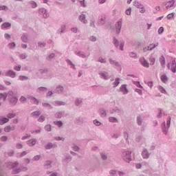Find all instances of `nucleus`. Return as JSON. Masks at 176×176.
<instances>
[{
  "label": "nucleus",
  "instance_id": "nucleus-1",
  "mask_svg": "<svg viewBox=\"0 0 176 176\" xmlns=\"http://www.w3.org/2000/svg\"><path fill=\"white\" fill-rule=\"evenodd\" d=\"M123 159L127 163H130V162L131 160V152L126 151V152L123 153Z\"/></svg>",
  "mask_w": 176,
  "mask_h": 176
},
{
  "label": "nucleus",
  "instance_id": "nucleus-2",
  "mask_svg": "<svg viewBox=\"0 0 176 176\" xmlns=\"http://www.w3.org/2000/svg\"><path fill=\"white\" fill-rule=\"evenodd\" d=\"M140 61L142 65H143V67H146V68L149 67V63H148L146 60H145L144 58H141L140 59Z\"/></svg>",
  "mask_w": 176,
  "mask_h": 176
},
{
  "label": "nucleus",
  "instance_id": "nucleus-3",
  "mask_svg": "<svg viewBox=\"0 0 176 176\" xmlns=\"http://www.w3.org/2000/svg\"><path fill=\"white\" fill-rule=\"evenodd\" d=\"M175 68H176L175 59L172 58V64H171V67H170L172 72H173V73L176 72Z\"/></svg>",
  "mask_w": 176,
  "mask_h": 176
},
{
  "label": "nucleus",
  "instance_id": "nucleus-4",
  "mask_svg": "<svg viewBox=\"0 0 176 176\" xmlns=\"http://www.w3.org/2000/svg\"><path fill=\"white\" fill-rule=\"evenodd\" d=\"M116 32L117 34H119V32H120V29L122 28V22L121 21L117 22V23L116 24Z\"/></svg>",
  "mask_w": 176,
  "mask_h": 176
},
{
  "label": "nucleus",
  "instance_id": "nucleus-5",
  "mask_svg": "<svg viewBox=\"0 0 176 176\" xmlns=\"http://www.w3.org/2000/svg\"><path fill=\"white\" fill-rule=\"evenodd\" d=\"M174 3H175V1L174 0L168 1L166 3V9H168V8H173V6H174Z\"/></svg>",
  "mask_w": 176,
  "mask_h": 176
},
{
  "label": "nucleus",
  "instance_id": "nucleus-6",
  "mask_svg": "<svg viewBox=\"0 0 176 176\" xmlns=\"http://www.w3.org/2000/svg\"><path fill=\"white\" fill-rule=\"evenodd\" d=\"M155 46H157V44H151L147 48L144 49V52H146L147 50H152V49H155Z\"/></svg>",
  "mask_w": 176,
  "mask_h": 176
},
{
  "label": "nucleus",
  "instance_id": "nucleus-7",
  "mask_svg": "<svg viewBox=\"0 0 176 176\" xmlns=\"http://www.w3.org/2000/svg\"><path fill=\"white\" fill-rule=\"evenodd\" d=\"M120 91H122V93H123V94H127V93L129 92V91H127V87H126V85L121 86Z\"/></svg>",
  "mask_w": 176,
  "mask_h": 176
},
{
  "label": "nucleus",
  "instance_id": "nucleus-8",
  "mask_svg": "<svg viewBox=\"0 0 176 176\" xmlns=\"http://www.w3.org/2000/svg\"><path fill=\"white\" fill-rule=\"evenodd\" d=\"M6 76H10L11 78H14V76H16V73H14V72L12 71V70H9L7 73H6Z\"/></svg>",
  "mask_w": 176,
  "mask_h": 176
},
{
  "label": "nucleus",
  "instance_id": "nucleus-9",
  "mask_svg": "<svg viewBox=\"0 0 176 176\" xmlns=\"http://www.w3.org/2000/svg\"><path fill=\"white\" fill-rule=\"evenodd\" d=\"M142 156L143 157L144 159H148L149 157V154L148 153V151L144 150Z\"/></svg>",
  "mask_w": 176,
  "mask_h": 176
},
{
  "label": "nucleus",
  "instance_id": "nucleus-10",
  "mask_svg": "<svg viewBox=\"0 0 176 176\" xmlns=\"http://www.w3.org/2000/svg\"><path fill=\"white\" fill-rule=\"evenodd\" d=\"M35 144H36V141L35 140H30L28 141V145H29V146H33Z\"/></svg>",
  "mask_w": 176,
  "mask_h": 176
},
{
  "label": "nucleus",
  "instance_id": "nucleus-11",
  "mask_svg": "<svg viewBox=\"0 0 176 176\" xmlns=\"http://www.w3.org/2000/svg\"><path fill=\"white\" fill-rule=\"evenodd\" d=\"M9 122V119L7 118H1L0 120V124H5V123H8Z\"/></svg>",
  "mask_w": 176,
  "mask_h": 176
},
{
  "label": "nucleus",
  "instance_id": "nucleus-12",
  "mask_svg": "<svg viewBox=\"0 0 176 176\" xmlns=\"http://www.w3.org/2000/svg\"><path fill=\"white\" fill-rule=\"evenodd\" d=\"M17 101H18L17 98L13 97L10 99V102H11V104H12V105H14V104L17 103Z\"/></svg>",
  "mask_w": 176,
  "mask_h": 176
},
{
  "label": "nucleus",
  "instance_id": "nucleus-13",
  "mask_svg": "<svg viewBox=\"0 0 176 176\" xmlns=\"http://www.w3.org/2000/svg\"><path fill=\"white\" fill-rule=\"evenodd\" d=\"M168 80V79L167 78V76H166V75H162V76H161V80H162V82H163L164 83H166V82H167Z\"/></svg>",
  "mask_w": 176,
  "mask_h": 176
},
{
  "label": "nucleus",
  "instance_id": "nucleus-14",
  "mask_svg": "<svg viewBox=\"0 0 176 176\" xmlns=\"http://www.w3.org/2000/svg\"><path fill=\"white\" fill-rule=\"evenodd\" d=\"M86 16H85V14H81L79 16V20H80V21H83V23H86Z\"/></svg>",
  "mask_w": 176,
  "mask_h": 176
},
{
  "label": "nucleus",
  "instance_id": "nucleus-15",
  "mask_svg": "<svg viewBox=\"0 0 176 176\" xmlns=\"http://www.w3.org/2000/svg\"><path fill=\"white\" fill-rule=\"evenodd\" d=\"M12 130H14V128H11L10 126H6V128H4V131L6 133H9V131H12Z\"/></svg>",
  "mask_w": 176,
  "mask_h": 176
},
{
  "label": "nucleus",
  "instance_id": "nucleus-16",
  "mask_svg": "<svg viewBox=\"0 0 176 176\" xmlns=\"http://www.w3.org/2000/svg\"><path fill=\"white\" fill-rule=\"evenodd\" d=\"M6 97H8V95H6V94H0V100H3V101H5V100H6Z\"/></svg>",
  "mask_w": 176,
  "mask_h": 176
},
{
  "label": "nucleus",
  "instance_id": "nucleus-17",
  "mask_svg": "<svg viewBox=\"0 0 176 176\" xmlns=\"http://www.w3.org/2000/svg\"><path fill=\"white\" fill-rule=\"evenodd\" d=\"M9 27H10V23H4L3 25H1L2 30H3V28H8Z\"/></svg>",
  "mask_w": 176,
  "mask_h": 176
},
{
  "label": "nucleus",
  "instance_id": "nucleus-18",
  "mask_svg": "<svg viewBox=\"0 0 176 176\" xmlns=\"http://www.w3.org/2000/svg\"><path fill=\"white\" fill-rule=\"evenodd\" d=\"M100 116H102V118L105 117L107 115V113L105 112V111H104V109H100Z\"/></svg>",
  "mask_w": 176,
  "mask_h": 176
},
{
  "label": "nucleus",
  "instance_id": "nucleus-19",
  "mask_svg": "<svg viewBox=\"0 0 176 176\" xmlns=\"http://www.w3.org/2000/svg\"><path fill=\"white\" fill-rule=\"evenodd\" d=\"M160 64L161 65H164L166 64V60L164 59V56L160 58Z\"/></svg>",
  "mask_w": 176,
  "mask_h": 176
},
{
  "label": "nucleus",
  "instance_id": "nucleus-20",
  "mask_svg": "<svg viewBox=\"0 0 176 176\" xmlns=\"http://www.w3.org/2000/svg\"><path fill=\"white\" fill-rule=\"evenodd\" d=\"M109 122H111V123H115V122H118V120L113 117H110Z\"/></svg>",
  "mask_w": 176,
  "mask_h": 176
},
{
  "label": "nucleus",
  "instance_id": "nucleus-21",
  "mask_svg": "<svg viewBox=\"0 0 176 176\" xmlns=\"http://www.w3.org/2000/svg\"><path fill=\"white\" fill-rule=\"evenodd\" d=\"M31 101L32 102H33V104H38L39 102L38 100L35 99V98H31Z\"/></svg>",
  "mask_w": 176,
  "mask_h": 176
},
{
  "label": "nucleus",
  "instance_id": "nucleus-22",
  "mask_svg": "<svg viewBox=\"0 0 176 176\" xmlns=\"http://www.w3.org/2000/svg\"><path fill=\"white\" fill-rule=\"evenodd\" d=\"M119 85V78H116L115 82H113V86L114 87H116Z\"/></svg>",
  "mask_w": 176,
  "mask_h": 176
},
{
  "label": "nucleus",
  "instance_id": "nucleus-23",
  "mask_svg": "<svg viewBox=\"0 0 176 176\" xmlns=\"http://www.w3.org/2000/svg\"><path fill=\"white\" fill-rule=\"evenodd\" d=\"M173 17H174V14H173V13L168 14L167 15V19L168 20H171V19H173Z\"/></svg>",
  "mask_w": 176,
  "mask_h": 176
},
{
  "label": "nucleus",
  "instance_id": "nucleus-24",
  "mask_svg": "<svg viewBox=\"0 0 176 176\" xmlns=\"http://www.w3.org/2000/svg\"><path fill=\"white\" fill-rule=\"evenodd\" d=\"M55 124H56V126H58V127H61L63 126V122H61L60 121H56L55 122Z\"/></svg>",
  "mask_w": 176,
  "mask_h": 176
},
{
  "label": "nucleus",
  "instance_id": "nucleus-25",
  "mask_svg": "<svg viewBox=\"0 0 176 176\" xmlns=\"http://www.w3.org/2000/svg\"><path fill=\"white\" fill-rule=\"evenodd\" d=\"M45 130L47 131H50V130H52V126L50 124L46 125L45 126Z\"/></svg>",
  "mask_w": 176,
  "mask_h": 176
},
{
  "label": "nucleus",
  "instance_id": "nucleus-26",
  "mask_svg": "<svg viewBox=\"0 0 176 176\" xmlns=\"http://www.w3.org/2000/svg\"><path fill=\"white\" fill-rule=\"evenodd\" d=\"M170 123H171V117H169L166 121V125L168 126V127H170Z\"/></svg>",
  "mask_w": 176,
  "mask_h": 176
},
{
  "label": "nucleus",
  "instance_id": "nucleus-27",
  "mask_svg": "<svg viewBox=\"0 0 176 176\" xmlns=\"http://www.w3.org/2000/svg\"><path fill=\"white\" fill-rule=\"evenodd\" d=\"M159 90L161 93H166V89H164V88H163V87H159Z\"/></svg>",
  "mask_w": 176,
  "mask_h": 176
},
{
  "label": "nucleus",
  "instance_id": "nucleus-28",
  "mask_svg": "<svg viewBox=\"0 0 176 176\" xmlns=\"http://www.w3.org/2000/svg\"><path fill=\"white\" fill-rule=\"evenodd\" d=\"M14 116H16V114H14V113H9L8 115V118H9V119H12V118H14Z\"/></svg>",
  "mask_w": 176,
  "mask_h": 176
},
{
  "label": "nucleus",
  "instance_id": "nucleus-29",
  "mask_svg": "<svg viewBox=\"0 0 176 176\" xmlns=\"http://www.w3.org/2000/svg\"><path fill=\"white\" fill-rule=\"evenodd\" d=\"M40 12H44V14L43 15V17H45V18L47 17V13H46V10H44V9L40 10Z\"/></svg>",
  "mask_w": 176,
  "mask_h": 176
},
{
  "label": "nucleus",
  "instance_id": "nucleus-30",
  "mask_svg": "<svg viewBox=\"0 0 176 176\" xmlns=\"http://www.w3.org/2000/svg\"><path fill=\"white\" fill-rule=\"evenodd\" d=\"M164 31V28L163 27H160L158 30L159 34H163V32Z\"/></svg>",
  "mask_w": 176,
  "mask_h": 176
},
{
  "label": "nucleus",
  "instance_id": "nucleus-31",
  "mask_svg": "<svg viewBox=\"0 0 176 176\" xmlns=\"http://www.w3.org/2000/svg\"><path fill=\"white\" fill-rule=\"evenodd\" d=\"M94 124H96V126H100L101 122H100L98 120H94Z\"/></svg>",
  "mask_w": 176,
  "mask_h": 176
},
{
  "label": "nucleus",
  "instance_id": "nucleus-32",
  "mask_svg": "<svg viewBox=\"0 0 176 176\" xmlns=\"http://www.w3.org/2000/svg\"><path fill=\"white\" fill-rule=\"evenodd\" d=\"M32 115L33 116H39V115H41V113H39V111H35V112H33Z\"/></svg>",
  "mask_w": 176,
  "mask_h": 176
},
{
  "label": "nucleus",
  "instance_id": "nucleus-33",
  "mask_svg": "<svg viewBox=\"0 0 176 176\" xmlns=\"http://www.w3.org/2000/svg\"><path fill=\"white\" fill-rule=\"evenodd\" d=\"M63 90H64V88L63 87L59 86V87H57V91L58 93H60V91H63Z\"/></svg>",
  "mask_w": 176,
  "mask_h": 176
},
{
  "label": "nucleus",
  "instance_id": "nucleus-34",
  "mask_svg": "<svg viewBox=\"0 0 176 176\" xmlns=\"http://www.w3.org/2000/svg\"><path fill=\"white\" fill-rule=\"evenodd\" d=\"M45 148H46L47 149H51V148H53V144H47V146H45Z\"/></svg>",
  "mask_w": 176,
  "mask_h": 176
},
{
  "label": "nucleus",
  "instance_id": "nucleus-35",
  "mask_svg": "<svg viewBox=\"0 0 176 176\" xmlns=\"http://www.w3.org/2000/svg\"><path fill=\"white\" fill-rule=\"evenodd\" d=\"M150 61H151V63H150L151 65H153V64H155V58H151Z\"/></svg>",
  "mask_w": 176,
  "mask_h": 176
},
{
  "label": "nucleus",
  "instance_id": "nucleus-36",
  "mask_svg": "<svg viewBox=\"0 0 176 176\" xmlns=\"http://www.w3.org/2000/svg\"><path fill=\"white\" fill-rule=\"evenodd\" d=\"M21 38H22L23 42H27V36L23 35Z\"/></svg>",
  "mask_w": 176,
  "mask_h": 176
},
{
  "label": "nucleus",
  "instance_id": "nucleus-37",
  "mask_svg": "<svg viewBox=\"0 0 176 176\" xmlns=\"http://www.w3.org/2000/svg\"><path fill=\"white\" fill-rule=\"evenodd\" d=\"M100 76L102 78H103V79H108V77L104 73H100Z\"/></svg>",
  "mask_w": 176,
  "mask_h": 176
},
{
  "label": "nucleus",
  "instance_id": "nucleus-38",
  "mask_svg": "<svg viewBox=\"0 0 176 176\" xmlns=\"http://www.w3.org/2000/svg\"><path fill=\"white\" fill-rule=\"evenodd\" d=\"M126 14H127L128 16L131 14V9H127L126 10Z\"/></svg>",
  "mask_w": 176,
  "mask_h": 176
},
{
  "label": "nucleus",
  "instance_id": "nucleus-39",
  "mask_svg": "<svg viewBox=\"0 0 176 176\" xmlns=\"http://www.w3.org/2000/svg\"><path fill=\"white\" fill-rule=\"evenodd\" d=\"M134 84L135 85V86H137V87H141V88H142V87L141 85L140 84V82H134Z\"/></svg>",
  "mask_w": 176,
  "mask_h": 176
},
{
  "label": "nucleus",
  "instance_id": "nucleus-40",
  "mask_svg": "<svg viewBox=\"0 0 176 176\" xmlns=\"http://www.w3.org/2000/svg\"><path fill=\"white\" fill-rule=\"evenodd\" d=\"M16 148L17 149H21L23 148V145H21V144H17Z\"/></svg>",
  "mask_w": 176,
  "mask_h": 176
},
{
  "label": "nucleus",
  "instance_id": "nucleus-41",
  "mask_svg": "<svg viewBox=\"0 0 176 176\" xmlns=\"http://www.w3.org/2000/svg\"><path fill=\"white\" fill-rule=\"evenodd\" d=\"M44 120H45V117H43V116H41L38 118V122H43Z\"/></svg>",
  "mask_w": 176,
  "mask_h": 176
},
{
  "label": "nucleus",
  "instance_id": "nucleus-42",
  "mask_svg": "<svg viewBox=\"0 0 176 176\" xmlns=\"http://www.w3.org/2000/svg\"><path fill=\"white\" fill-rule=\"evenodd\" d=\"M130 57H136L137 56V54H135V53L134 52H131L130 54H129Z\"/></svg>",
  "mask_w": 176,
  "mask_h": 176
},
{
  "label": "nucleus",
  "instance_id": "nucleus-43",
  "mask_svg": "<svg viewBox=\"0 0 176 176\" xmlns=\"http://www.w3.org/2000/svg\"><path fill=\"white\" fill-rule=\"evenodd\" d=\"M9 47L12 48V47H14L16 46V44L14 43H10L9 44Z\"/></svg>",
  "mask_w": 176,
  "mask_h": 176
},
{
  "label": "nucleus",
  "instance_id": "nucleus-44",
  "mask_svg": "<svg viewBox=\"0 0 176 176\" xmlns=\"http://www.w3.org/2000/svg\"><path fill=\"white\" fill-rule=\"evenodd\" d=\"M26 100L27 99L25 97H23V96L20 98L21 102H24V101H26Z\"/></svg>",
  "mask_w": 176,
  "mask_h": 176
},
{
  "label": "nucleus",
  "instance_id": "nucleus-45",
  "mask_svg": "<svg viewBox=\"0 0 176 176\" xmlns=\"http://www.w3.org/2000/svg\"><path fill=\"white\" fill-rule=\"evenodd\" d=\"M80 3L81 6H83L84 8H85V6H86V5L85 4V0L80 1Z\"/></svg>",
  "mask_w": 176,
  "mask_h": 176
},
{
  "label": "nucleus",
  "instance_id": "nucleus-46",
  "mask_svg": "<svg viewBox=\"0 0 176 176\" xmlns=\"http://www.w3.org/2000/svg\"><path fill=\"white\" fill-rule=\"evenodd\" d=\"M135 92L138 93V94H142V91H141V89H135Z\"/></svg>",
  "mask_w": 176,
  "mask_h": 176
},
{
  "label": "nucleus",
  "instance_id": "nucleus-47",
  "mask_svg": "<svg viewBox=\"0 0 176 176\" xmlns=\"http://www.w3.org/2000/svg\"><path fill=\"white\" fill-rule=\"evenodd\" d=\"M1 141H6L8 140V138L6 136H3L1 138Z\"/></svg>",
  "mask_w": 176,
  "mask_h": 176
},
{
  "label": "nucleus",
  "instance_id": "nucleus-48",
  "mask_svg": "<svg viewBox=\"0 0 176 176\" xmlns=\"http://www.w3.org/2000/svg\"><path fill=\"white\" fill-rule=\"evenodd\" d=\"M15 71H20L21 69V67L20 66H16L14 67Z\"/></svg>",
  "mask_w": 176,
  "mask_h": 176
},
{
  "label": "nucleus",
  "instance_id": "nucleus-49",
  "mask_svg": "<svg viewBox=\"0 0 176 176\" xmlns=\"http://www.w3.org/2000/svg\"><path fill=\"white\" fill-rule=\"evenodd\" d=\"M31 4H32V8H36V3L32 1V2L31 3Z\"/></svg>",
  "mask_w": 176,
  "mask_h": 176
},
{
  "label": "nucleus",
  "instance_id": "nucleus-50",
  "mask_svg": "<svg viewBox=\"0 0 176 176\" xmlns=\"http://www.w3.org/2000/svg\"><path fill=\"white\" fill-rule=\"evenodd\" d=\"M19 79H20L21 80H24L27 79V77H25V76H20V77H19Z\"/></svg>",
  "mask_w": 176,
  "mask_h": 176
},
{
  "label": "nucleus",
  "instance_id": "nucleus-51",
  "mask_svg": "<svg viewBox=\"0 0 176 176\" xmlns=\"http://www.w3.org/2000/svg\"><path fill=\"white\" fill-rule=\"evenodd\" d=\"M113 43H114V45H115V46H118V40L114 39V40H113Z\"/></svg>",
  "mask_w": 176,
  "mask_h": 176
},
{
  "label": "nucleus",
  "instance_id": "nucleus-52",
  "mask_svg": "<svg viewBox=\"0 0 176 176\" xmlns=\"http://www.w3.org/2000/svg\"><path fill=\"white\" fill-rule=\"evenodd\" d=\"M80 102H82V100H77L76 101V105H79V104H80Z\"/></svg>",
  "mask_w": 176,
  "mask_h": 176
},
{
  "label": "nucleus",
  "instance_id": "nucleus-53",
  "mask_svg": "<svg viewBox=\"0 0 176 176\" xmlns=\"http://www.w3.org/2000/svg\"><path fill=\"white\" fill-rule=\"evenodd\" d=\"M43 107H48V108H50V104H49L47 103H43Z\"/></svg>",
  "mask_w": 176,
  "mask_h": 176
},
{
  "label": "nucleus",
  "instance_id": "nucleus-54",
  "mask_svg": "<svg viewBox=\"0 0 176 176\" xmlns=\"http://www.w3.org/2000/svg\"><path fill=\"white\" fill-rule=\"evenodd\" d=\"M6 9V6H5L0 7V10H5Z\"/></svg>",
  "mask_w": 176,
  "mask_h": 176
},
{
  "label": "nucleus",
  "instance_id": "nucleus-55",
  "mask_svg": "<svg viewBox=\"0 0 176 176\" xmlns=\"http://www.w3.org/2000/svg\"><path fill=\"white\" fill-rule=\"evenodd\" d=\"M123 46H124V43H121L120 45V50H123Z\"/></svg>",
  "mask_w": 176,
  "mask_h": 176
},
{
  "label": "nucleus",
  "instance_id": "nucleus-56",
  "mask_svg": "<svg viewBox=\"0 0 176 176\" xmlns=\"http://www.w3.org/2000/svg\"><path fill=\"white\" fill-rule=\"evenodd\" d=\"M5 38H6V39H9V38H10V35H9V34H5Z\"/></svg>",
  "mask_w": 176,
  "mask_h": 176
},
{
  "label": "nucleus",
  "instance_id": "nucleus-57",
  "mask_svg": "<svg viewBox=\"0 0 176 176\" xmlns=\"http://www.w3.org/2000/svg\"><path fill=\"white\" fill-rule=\"evenodd\" d=\"M99 61H100V63H105V59H103V58H99Z\"/></svg>",
  "mask_w": 176,
  "mask_h": 176
},
{
  "label": "nucleus",
  "instance_id": "nucleus-58",
  "mask_svg": "<svg viewBox=\"0 0 176 176\" xmlns=\"http://www.w3.org/2000/svg\"><path fill=\"white\" fill-rule=\"evenodd\" d=\"M110 174H112V175L116 174V171L113 170H110Z\"/></svg>",
  "mask_w": 176,
  "mask_h": 176
},
{
  "label": "nucleus",
  "instance_id": "nucleus-59",
  "mask_svg": "<svg viewBox=\"0 0 176 176\" xmlns=\"http://www.w3.org/2000/svg\"><path fill=\"white\" fill-rule=\"evenodd\" d=\"M102 159H103V160H107V155L102 154Z\"/></svg>",
  "mask_w": 176,
  "mask_h": 176
},
{
  "label": "nucleus",
  "instance_id": "nucleus-60",
  "mask_svg": "<svg viewBox=\"0 0 176 176\" xmlns=\"http://www.w3.org/2000/svg\"><path fill=\"white\" fill-rule=\"evenodd\" d=\"M90 39H91V41H92V42H95V41H96V37L92 36V37L90 38Z\"/></svg>",
  "mask_w": 176,
  "mask_h": 176
},
{
  "label": "nucleus",
  "instance_id": "nucleus-61",
  "mask_svg": "<svg viewBox=\"0 0 176 176\" xmlns=\"http://www.w3.org/2000/svg\"><path fill=\"white\" fill-rule=\"evenodd\" d=\"M40 156L39 155H36L34 157V160H39Z\"/></svg>",
  "mask_w": 176,
  "mask_h": 176
},
{
  "label": "nucleus",
  "instance_id": "nucleus-62",
  "mask_svg": "<svg viewBox=\"0 0 176 176\" xmlns=\"http://www.w3.org/2000/svg\"><path fill=\"white\" fill-rule=\"evenodd\" d=\"M138 124H141V118H138Z\"/></svg>",
  "mask_w": 176,
  "mask_h": 176
},
{
  "label": "nucleus",
  "instance_id": "nucleus-63",
  "mask_svg": "<svg viewBox=\"0 0 176 176\" xmlns=\"http://www.w3.org/2000/svg\"><path fill=\"white\" fill-rule=\"evenodd\" d=\"M148 86H149L150 87H152V86H153V84L151 82H148Z\"/></svg>",
  "mask_w": 176,
  "mask_h": 176
},
{
  "label": "nucleus",
  "instance_id": "nucleus-64",
  "mask_svg": "<svg viewBox=\"0 0 176 176\" xmlns=\"http://www.w3.org/2000/svg\"><path fill=\"white\" fill-rule=\"evenodd\" d=\"M141 167V164H136V168H140Z\"/></svg>",
  "mask_w": 176,
  "mask_h": 176
}]
</instances>
